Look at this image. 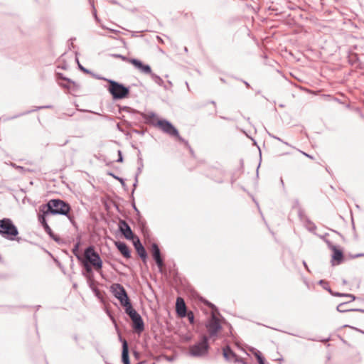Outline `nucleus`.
I'll return each instance as SVG.
<instances>
[{
    "label": "nucleus",
    "mask_w": 364,
    "mask_h": 364,
    "mask_svg": "<svg viewBox=\"0 0 364 364\" xmlns=\"http://www.w3.org/2000/svg\"><path fill=\"white\" fill-rule=\"evenodd\" d=\"M201 301L209 308L211 309V314L205 323L208 331V339L217 337L219 332L222 330V325L219 316H221L218 308L209 301L203 299Z\"/></svg>",
    "instance_id": "1"
},
{
    "label": "nucleus",
    "mask_w": 364,
    "mask_h": 364,
    "mask_svg": "<svg viewBox=\"0 0 364 364\" xmlns=\"http://www.w3.org/2000/svg\"><path fill=\"white\" fill-rule=\"evenodd\" d=\"M46 210H43V215L39 216V220L44 228H49L46 223V218L52 214L67 215L70 210V205L63 200L59 199L50 200L46 207Z\"/></svg>",
    "instance_id": "2"
},
{
    "label": "nucleus",
    "mask_w": 364,
    "mask_h": 364,
    "mask_svg": "<svg viewBox=\"0 0 364 364\" xmlns=\"http://www.w3.org/2000/svg\"><path fill=\"white\" fill-rule=\"evenodd\" d=\"M148 119L151 124L161 129L165 133L173 136H178V132L169 122L161 119L154 114H149Z\"/></svg>",
    "instance_id": "3"
},
{
    "label": "nucleus",
    "mask_w": 364,
    "mask_h": 364,
    "mask_svg": "<svg viewBox=\"0 0 364 364\" xmlns=\"http://www.w3.org/2000/svg\"><path fill=\"white\" fill-rule=\"evenodd\" d=\"M208 341V336L203 335L198 342L190 346L189 355L196 358L206 355L210 348Z\"/></svg>",
    "instance_id": "4"
},
{
    "label": "nucleus",
    "mask_w": 364,
    "mask_h": 364,
    "mask_svg": "<svg viewBox=\"0 0 364 364\" xmlns=\"http://www.w3.org/2000/svg\"><path fill=\"white\" fill-rule=\"evenodd\" d=\"M83 260L92 265L96 271H100L102 268V260L100 255L95 250L92 245L88 246L84 251Z\"/></svg>",
    "instance_id": "5"
},
{
    "label": "nucleus",
    "mask_w": 364,
    "mask_h": 364,
    "mask_svg": "<svg viewBox=\"0 0 364 364\" xmlns=\"http://www.w3.org/2000/svg\"><path fill=\"white\" fill-rule=\"evenodd\" d=\"M110 291L114 296L119 301L120 304L124 309L132 305L125 289L122 284L118 283L113 284L110 287Z\"/></svg>",
    "instance_id": "6"
},
{
    "label": "nucleus",
    "mask_w": 364,
    "mask_h": 364,
    "mask_svg": "<svg viewBox=\"0 0 364 364\" xmlns=\"http://www.w3.org/2000/svg\"><path fill=\"white\" fill-rule=\"evenodd\" d=\"M125 313L132 320V327L137 333H141L144 331V322L141 315L132 307V305L124 309Z\"/></svg>",
    "instance_id": "7"
},
{
    "label": "nucleus",
    "mask_w": 364,
    "mask_h": 364,
    "mask_svg": "<svg viewBox=\"0 0 364 364\" xmlns=\"http://www.w3.org/2000/svg\"><path fill=\"white\" fill-rule=\"evenodd\" d=\"M150 251H151L153 259L155 261L156 264L157 265L159 271L161 273H164V259L161 256V250H160L159 245L155 242L152 243L151 245Z\"/></svg>",
    "instance_id": "8"
},
{
    "label": "nucleus",
    "mask_w": 364,
    "mask_h": 364,
    "mask_svg": "<svg viewBox=\"0 0 364 364\" xmlns=\"http://www.w3.org/2000/svg\"><path fill=\"white\" fill-rule=\"evenodd\" d=\"M109 91L113 95L114 98L121 99L125 97L128 93L129 90L116 82H110Z\"/></svg>",
    "instance_id": "9"
},
{
    "label": "nucleus",
    "mask_w": 364,
    "mask_h": 364,
    "mask_svg": "<svg viewBox=\"0 0 364 364\" xmlns=\"http://www.w3.org/2000/svg\"><path fill=\"white\" fill-rule=\"evenodd\" d=\"M223 355L224 358L228 362L238 363L239 360H241V358H239L229 346H226L223 348Z\"/></svg>",
    "instance_id": "10"
},
{
    "label": "nucleus",
    "mask_w": 364,
    "mask_h": 364,
    "mask_svg": "<svg viewBox=\"0 0 364 364\" xmlns=\"http://www.w3.org/2000/svg\"><path fill=\"white\" fill-rule=\"evenodd\" d=\"M133 245L139 257L143 260V262H146L148 257L147 252L139 238H136L135 241H133Z\"/></svg>",
    "instance_id": "11"
},
{
    "label": "nucleus",
    "mask_w": 364,
    "mask_h": 364,
    "mask_svg": "<svg viewBox=\"0 0 364 364\" xmlns=\"http://www.w3.org/2000/svg\"><path fill=\"white\" fill-rule=\"evenodd\" d=\"M176 312L181 318L186 317L187 314V308L183 298L178 297L176 302Z\"/></svg>",
    "instance_id": "12"
},
{
    "label": "nucleus",
    "mask_w": 364,
    "mask_h": 364,
    "mask_svg": "<svg viewBox=\"0 0 364 364\" xmlns=\"http://www.w3.org/2000/svg\"><path fill=\"white\" fill-rule=\"evenodd\" d=\"M128 62L134 65L136 68L139 70L141 73L145 74H150L151 69L149 65H144L141 60L137 59L131 58L128 60Z\"/></svg>",
    "instance_id": "13"
},
{
    "label": "nucleus",
    "mask_w": 364,
    "mask_h": 364,
    "mask_svg": "<svg viewBox=\"0 0 364 364\" xmlns=\"http://www.w3.org/2000/svg\"><path fill=\"white\" fill-rule=\"evenodd\" d=\"M119 340L122 343V362L123 364H130L129 355V347L127 341L119 336Z\"/></svg>",
    "instance_id": "14"
},
{
    "label": "nucleus",
    "mask_w": 364,
    "mask_h": 364,
    "mask_svg": "<svg viewBox=\"0 0 364 364\" xmlns=\"http://www.w3.org/2000/svg\"><path fill=\"white\" fill-rule=\"evenodd\" d=\"M82 267L83 271L82 272V275L86 278L90 280L91 277H94V272L92 270V265L90 264L87 261L80 260Z\"/></svg>",
    "instance_id": "15"
},
{
    "label": "nucleus",
    "mask_w": 364,
    "mask_h": 364,
    "mask_svg": "<svg viewBox=\"0 0 364 364\" xmlns=\"http://www.w3.org/2000/svg\"><path fill=\"white\" fill-rule=\"evenodd\" d=\"M115 245L120 253L127 259H129L131 257V252L129 250L127 245L121 241H118L115 242Z\"/></svg>",
    "instance_id": "16"
},
{
    "label": "nucleus",
    "mask_w": 364,
    "mask_h": 364,
    "mask_svg": "<svg viewBox=\"0 0 364 364\" xmlns=\"http://www.w3.org/2000/svg\"><path fill=\"white\" fill-rule=\"evenodd\" d=\"M343 259V254L341 250L337 249L336 247L333 248V255H332V265H338L340 264Z\"/></svg>",
    "instance_id": "17"
},
{
    "label": "nucleus",
    "mask_w": 364,
    "mask_h": 364,
    "mask_svg": "<svg viewBox=\"0 0 364 364\" xmlns=\"http://www.w3.org/2000/svg\"><path fill=\"white\" fill-rule=\"evenodd\" d=\"M18 234V229H0V235L10 240H14Z\"/></svg>",
    "instance_id": "18"
},
{
    "label": "nucleus",
    "mask_w": 364,
    "mask_h": 364,
    "mask_svg": "<svg viewBox=\"0 0 364 364\" xmlns=\"http://www.w3.org/2000/svg\"><path fill=\"white\" fill-rule=\"evenodd\" d=\"M122 235L127 239L133 241H135L136 238H139L134 233L132 232V229H118Z\"/></svg>",
    "instance_id": "19"
},
{
    "label": "nucleus",
    "mask_w": 364,
    "mask_h": 364,
    "mask_svg": "<svg viewBox=\"0 0 364 364\" xmlns=\"http://www.w3.org/2000/svg\"><path fill=\"white\" fill-rule=\"evenodd\" d=\"M80 246V239L79 238L72 250L73 255L76 257V258L77 259L78 261L82 260V259H83V255H82L80 254V250H79Z\"/></svg>",
    "instance_id": "20"
},
{
    "label": "nucleus",
    "mask_w": 364,
    "mask_h": 364,
    "mask_svg": "<svg viewBox=\"0 0 364 364\" xmlns=\"http://www.w3.org/2000/svg\"><path fill=\"white\" fill-rule=\"evenodd\" d=\"M348 302H343L341 304H340L339 305H338L337 308H336V310L338 311V312H341V313H343V312H348V311H358L356 309H345V306L348 304Z\"/></svg>",
    "instance_id": "21"
},
{
    "label": "nucleus",
    "mask_w": 364,
    "mask_h": 364,
    "mask_svg": "<svg viewBox=\"0 0 364 364\" xmlns=\"http://www.w3.org/2000/svg\"><path fill=\"white\" fill-rule=\"evenodd\" d=\"M0 228H15V226L10 219L4 218L3 220H0Z\"/></svg>",
    "instance_id": "22"
},
{
    "label": "nucleus",
    "mask_w": 364,
    "mask_h": 364,
    "mask_svg": "<svg viewBox=\"0 0 364 364\" xmlns=\"http://www.w3.org/2000/svg\"><path fill=\"white\" fill-rule=\"evenodd\" d=\"M45 230L50 235V237H52L58 244H60V243L63 242V241L60 239V237L53 233L52 229H45Z\"/></svg>",
    "instance_id": "23"
},
{
    "label": "nucleus",
    "mask_w": 364,
    "mask_h": 364,
    "mask_svg": "<svg viewBox=\"0 0 364 364\" xmlns=\"http://www.w3.org/2000/svg\"><path fill=\"white\" fill-rule=\"evenodd\" d=\"M254 354L257 360L258 363H260L262 362H265V359L263 357V355H262L260 351L257 350Z\"/></svg>",
    "instance_id": "24"
},
{
    "label": "nucleus",
    "mask_w": 364,
    "mask_h": 364,
    "mask_svg": "<svg viewBox=\"0 0 364 364\" xmlns=\"http://www.w3.org/2000/svg\"><path fill=\"white\" fill-rule=\"evenodd\" d=\"M87 279V283L89 287L91 289L92 291L93 290V289H96L97 288L95 286V281L94 277H91L90 280H89L88 279Z\"/></svg>",
    "instance_id": "25"
},
{
    "label": "nucleus",
    "mask_w": 364,
    "mask_h": 364,
    "mask_svg": "<svg viewBox=\"0 0 364 364\" xmlns=\"http://www.w3.org/2000/svg\"><path fill=\"white\" fill-rule=\"evenodd\" d=\"M188 319V321L191 323H194V321H195V316H194V314L193 311H188L187 312V314L186 316Z\"/></svg>",
    "instance_id": "26"
},
{
    "label": "nucleus",
    "mask_w": 364,
    "mask_h": 364,
    "mask_svg": "<svg viewBox=\"0 0 364 364\" xmlns=\"http://www.w3.org/2000/svg\"><path fill=\"white\" fill-rule=\"evenodd\" d=\"M357 311H359L360 312H363L364 313V309H356ZM343 327H349V328H351L363 334H364V331L361 330V329H359L358 328H355V327H353V326H350L349 325H344Z\"/></svg>",
    "instance_id": "27"
},
{
    "label": "nucleus",
    "mask_w": 364,
    "mask_h": 364,
    "mask_svg": "<svg viewBox=\"0 0 364 364\" xmlns=\"http://www.w3.org/2000/svg\"><path fill=\"white\" fill-rule=\"evenodd\" d=\"M92 291L94 292L95 296L97 297L99 299H100V300L103 299L102 293L97 288L93 289Z\"/></svg>",
    "instance_id": "28"
},
{
    "label": "nucleus",
    "mask_w": 364,
    "mask_h": 364,
    "mask_svg": "<svg viewBox=\"0 0 364 364\" xmlns=\"http://www.w3.org/2000/svg\"><path fill=\"white\" fill-rule=\"evenodd\" d=\"M318 284H321L323 287V289H326L327 291H328V289H330L328 287V283L326 282H325L324 280H322V279L320 280L318 282Z\"/></svg>",
    "instance_id": "29"
},
{
    "label": "nucleus",
    "mask_w": 364,
    "mask_h": 364,
    "mask_svg": "<svg viewBox=\"0 0 364 364\" xmlns=\"http://www.w3.org/2000/svg\"><path fill=\"white\" fill-rule=\"evenodd\" d=\"M328 291L334 296H342L343 295V293L333 291L331 289H328Z\"/></svg>",
    "instance_id": "30"
},
{
    "label": "nucleus",
    "mask_w": 364,
    "mask_h": 364,
    "mask_svg": "<svg viewBox=\"0 0 364 364\" xmlns=\"http://www.w3.org/2000/svg\"><path fill=\"white\" fill-rule=\"evenodd\" d=\"M364 257V253H359L353 256L354 258Z\"/></svg>",
    "instance_id": "31"
},
{
    "label": "nucleus",
    "mask_w": 364,
    "mask_h": 364,
    "mask_svg": "<svg viewBox=\"0 0 364 364\" xmlns=\"http://www.w3.org/2000/svg\"><path fill=\"white\" fill-rule=\"evenodd\" d=\"M303 265L304 266V267H305L308 271H309V267H308V266H307V264H306V262L305 261H303Z\"/></svg>",
    "instance_id": "32"
},
{
    "label": "nucleus",
    "mask_w": 364,
    "mask_h": 364,
    "mask_svg": "<svg viewBox=\"0 0 364 364\" xmlns=\"http://www.w3.org/2000/svg\"><path fill=\"white\" fill-rule=\"evenodd\" d=\"M349 298H350L352 301H354L355 299V296L350 294Z\"/></svg>",
    "instance_id": "33"
},
{
    "label": "nucleus",
    "mask_w": 364,
    "mask_h": 364,
    "mask_svg": "<svg viewBox=\"0 0 364 364\" xmlns=\"http://www.w3.org/2000/svg\"><path fill=\"white\" fill-rule=\"evenodd\" d=\"M119 158L118 159V161L122 162V157L121 151H119Z\"/></svg>",
    "instance_id": "34"
},
{
    "label": "nucleus",
    "mask_w": 364,
    "mask_h": 364,
    "mask_svg": "<svg viewBox=\"0 0 364 364\" xmlns=\"http://www.w3.org/2000/svg\"><path fill=\"white\" fill-rule=\"evenodd\" d=\"M238 363H240L242 364H248L247 362H245L242 358H241V360H239Z\"/></svg>",
    "instance_id": "35"
},
{
    "label": "nucleus",
    "mask_w": 364,
    "mask_h": 364,
    "mask_svg": "<svg viewBox=\"0 0 364 364\" xmlns=\"http://www.w3.org/2000/svg\"><path fill=\"white\" fill-rule=\"evenodd\" d=\"M350 294H345V293H343L342 296H343V297H348V298H349Z\"/></svg>",
    "instance_id": "36"
},
{
    "label": "nucleus",
    "mask_w": 364,
    "mask_h": 364,
    "mask_svg": "<svg viewBox=\"0 0 364 364\" xmlns=\"http://www.w3.org/2000/svg\"><path fill=\"white\" fill-rule=\"evenodd\" d=\"M141 230H143V232L145 233V232H146L149 229L145 228V229H141Z\"/></svg>",
    "instance_id": "37"
},
{
    "label": "nucleus",
    "mask_w": 364,
    "mask_h": 364,
    "mask_svg": "<svg viewBox=\"0 0 364 364\" xmlns=\"http://www.w3.org/2000/svg\"><path fill=\"white\" fill-rule=\"evenodd\" d=\"M343 283L344 284H346V281L345 279H343Z\"/></svg>",
    "instance_id": "38"
},
{
    "label": "nucleus",
    "mask_w": 364,
    "mask_h": 364,
    "mask_svg": "<svg viewBox=\"0 0 364 364\" xmlns=\"http://www.w3.org/2000/svg\"><path fill=\"white\" fill-rule=\"evenodd\" d=\"M329 339H330V338H326V339L323 340V341L325 342V341H329Z\"/></svg>",
    "instance_id": "39"
},
{
    "label": "nucleus",
    "mask_w": 364,
    "mask_h": 364,
    "mask_svg": "<svg viewBox=\"0 0 364 364\" xmlns=\"http://www.w3.org/2000/svg\"><path fill=\"white\" fill-rule=\"evenodd\" d=\"M278 360H279V362H282V361L283 360V358H279Z\"/></svg>",
    "instance_id": "40"
},
{
    "label": "nucleus",
    "mask_w": 364,
    "mask_h": 364,
    "mask_svg": "<svg viewBox=\"0 0 364 364\" xmlns=\"http://www.w3.org/2000/svg\"><path fill=\"white\" fill-rule=\"evenodd\" d=\"M1 261H2V257H1V256L0 255V262H1Z\"/></svg>",
    "instance_id": "41"
},
{
    "label": "nucleus",
    "mask_w": 364,
    "mask_h": 364,
    "mask_svg": "<svg viewBox=\"0 0 364 364\" xmlns=\"http://www.w3.org/2000/svg\"><path fill=\"white\" fill-rule=\"evenodd\" d=\"M212 103H213V105H214V107H215V102H213Z\"/></svg>",
    "instance_id": "42"
},
{
    "label": "nucleus",
    "mask_w": 364,
    "mask_h": 364,
    "mask_svg": "<svg viewBox=\"0 0 364 364\" xmlns=\"http://www.w3.org/2000/svg\"><path fill=\"white\" fill-rule=\"evenodd\" d=\"M309 230H311V231H312V230H314L315 229L309 228Z\"/></svg>",
    "instance_id": "43"
},
{
    "label": "nucleus",
    "mask_w": 364,
    "mask_h": 364,
    "mask_svg": "<svg viewBox=\"0 0 364 364\" xmlns=\"http://www.w3.org/2000/svg\"><path fill=\"white\" fill-rule=\"evenodd\" d=\"M259 364H265V362H262V363H260Z\"/></svg>",
    "instance_id": "44"
}]
</instances>
